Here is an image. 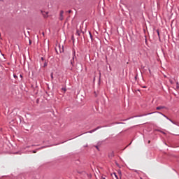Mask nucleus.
<instances>
[{"instance_id": "nucleus-19", "label": "nucleus", "mask_w": 179, "mask_h": 179, "mask_svg": "<svg viewBox=\"0 0 179 179\" xmlns=\"http://www.w3.org/2000/svg\"><path fill=\"white\" fill-rule=\"evenodd\" d=\"M170 83H173V80H170Z\"/></svg>"}, {"instance_id": "nucleus-15", "label": "nucleus", "mask_w": 179, "mask_h": 179, "mask_svg": "<svg viewBox=\"0 0 179 179\" xmlns=\"http://www.w3.org/2000/svg\"><path fill=\"white\" fill-rule=\"evenodd\" d=\"M71 12H72V10H69L68 11L69 13H71Z\"/></svg>"}, {"instance_id": "nucleus-5", "label": "nucleus", "mask_w": 179, "mask_h": 179, "mask_svg": "<svg viewBox=\"0 0 179 179\" xmlns=\"http://www.w3.org/2000/svg\"><path fill=\"white\" fill-rule=\"evenodd\" d=\"M50 76L51 79H54V73H51Z\"/></svg>"}, {"instance_id": "nucleus-4", "label": "nucleus", "mask_w": 179, "mask_h": 179, "mask_svg": "<svg viewBox=\"0 0 179 179\" xmlns=\"http://www.w3.org/2000/svg\"><path fill=\"white\" fill-rule=\"evenodd\" d=\"M109 157H114V152H110V154L109 155Z\"/></svg>"}, {"instance_id": "nucleus-8", "label": "nucleus", "mask_w": 179, "mask_h": 179, "mask_svg": "<svg viewBox=\"0 0 179 179\" xmlns=\"http://www.w3.org/2000/svg\"><path fill=\"white\" fill-rule=\"evenodd\" d=\"M48 13H45V12L44 13H43V16H45V17H47V15H48Z\"/></svg>"}, {"instance_id": "nucleus-1", "label": "nucleus", "mask_w": 179, "mask_h": 179, "mask_svg": "<svg viewBox=\"0 0 179 179\" xmlns=\"http://www.w3.org/2000/svg\"><path fill=\"white\" fill-rule=\"evenodd\" d=\"M59 20H64V10L60 11Z\"/></svg>"}, {"instance_id": "nucleus-22", "label": "nucleus", "mask_w": 179, "mask_h": 179, "mask_svg": "<svg viewBox=\"0 0 179 179\" xmlns=\"http://www.w3.org/2000/svg\"><path fill=\"white\" fill-rule=\"evenodd\" d=\"M20 77L22 78V75H20Z\"/></svg>"}, {"instance_id": "nucleus-14", "label": "nucleus", "mask_w": 179, "mask_h": 179, "mask_svg": "<svg viewBox=\"0 0 179 179\" xmlns=\"http://www.w3.org/2000/svg\"><path fill=\"white\" fill-rule=\"evenodd\" d=\"M62 90H64V92H66V90L65 88H62Z\"/></svg>"}, {"instance_id": "nucleus-9", "label": "nucleus", "mask_w": 179, "mask_h": 179, "mask_svg": "<svg viewBox=\"0 0 179 179\" xmlns=\"http://www.w3.org/2000/svg\"><path fill=\"white\" fill-rule=\"evenodd\" d=\"M157 33L159 37H160V33L159 32V29L157 30Z\"/></svg>"}, {"instance_id": "nucleus-20", "label": "nucleus", "mask_w": 179, "mask_h": 179, "mask_svg": "<svg viewBox=\"0 0 179 179\" xmlns=\"http://www.w3.org/2000/svg\"><path fill=\"white\" fill-rule=\"evenodd\" d=\"M47 66V64H44V66Z\"/></svg>"}, {"instance_id": "nucleus-12", "label": "nucleus", "mask_w": 179, "mask_h": 179, "mask_svg": "<svg viewBox=\"0 0 179 179\" xmlns=\"http://www.w3.org/2000/svg\"><path fill=\"white\" fill-rule=\"evenodd\" d=\"M95 148H96V149H97V150H100L99 149V145H96Z\"/></svg>"}, {"instance_id": "nucleus-7", "label": "nucleus", "mask_w": 179, "mask_h": 179, "mask_svg": "<svg viewBox=\"0 0 179 179\" xmlns=\"http://www.w3.org/2000/svg\"><path fill=\"white\" fill-rule=\"evenodd\" d=\"M48 13H45V12L44 13H43V16H45V17H47V15H48Z\"/></svg>"}, {"instance_id": "nucleus-11", "label": "nucleus", "mask_w": 179, "mask_h": 179, "mask_svg": "<svg viewBox=\"0 0 179 179\" xmlns=\"http://www.w3.org/2000/svg\"><path fill=\"white\" fill-rule=\"evenodd\" d=\"M89 34H90V38H92L93 36H92V33L89 32Z\"/></svg>"}, {"instance_id": "nucleus-2", "label": "nucleus", "mask_w": 179, "mask_h": 179, "mask_svg": "<svg viewBox=\"0 0 179 179\" xmlns=\"http://www.w3.org/2000/svg\"><path fill=\"white\" fill-rule=\"evenodd\" d=\"M164 108H166V106H157V107L156 108V110H164Z\"/></svg>"}, {"instance_id": "nucleus-13", "label": "nucleus", "mask_w": 179, "mask_h": 179, "mask_svg": "<svg viewBox=\"0 0 179 179\" xmlns=\"http://www.w3.org/2000/svg\"><path fill=\"white\" fill-rule=\"evenodd\" d=\"M115 174V177L118 179V176H117V174L114 173Z\"/></svg>"}, {"instance_id": "nucleus-23", "label": "nucleus", "mask_w": 179, "mask_h": 179, "mask_svg": "<svg viewBox=\"0 0 179 179\" xmlns=\"http://www.w3.org/2000/svg\"><path fill=\"white\" fill-rule=\"evenodd\" d=\"M0 36H1V34H0Z\"/></svg>"}, {"instance_id": "nucleus-16", "label": "nucleus", "mask_w": 179, "mask_h": 179, "mask_svg": "<svg viewBox=\"0 0 179 179\" xmlns=\"http://www.w3.org/2000/svg\"><path fill=\"white\" fill-rule=\"evenodd\" d=\"M76 34H78V36H79V31H77Z\"/></svg>"}, {"instance_id": "nucleus-10", "label": "nucleus", "mask_w": 179, "mask_h": 179, "mask_svg": "<svg viewBox=\"0 0 179 179\" xmlns=\"http://www.w3.org/2000/svg\"><path fill=\"white\" fill-rule=\"evenodd\" d=\"M176 87H177L178 89H179V83H178V82L176 83Z\"/></svg>"}, {"instance_id": "nucleus-3", "label": "nucleus", "mask_w": 179, "mask_h": 179, "mask_svg": "<svg viewBox=\"0 0 179 179\" xmlns=\"http://www.w3.org/2000/svg\"><path fill=\"white\" fill-rule=\"evenodd\" d=\"M71 64L73 66V64H75V53H74V55L73 56V59L71 60Z\"/></svg>"}, {"instance_id": "nucleus-21", "label": "nucleus", "mask_w": 179, "mask_h": 179, "mask_svg": "<svg viewBox=\"0 0 179 179\" xmlns=\"http://www.w3.org/2000/svg\"><path fill=\"white\" fill-rule=\"evenodd\" d=\"M148 143H150V141H148Z\"/></svg>"}, {"instance_id": "nucleus-6", "label": "nucleus", "mask_w": 179, "mask_h": 179, "mask_svg": "<svg viewBox=\"0 0 179 179\" xmlns=\"http://www.w3.org/2000/svg\"><path fill=\"white\" fill-rule=\"evenodd\" d=\"M159 114H162V115H163L164 117H165L166 118H169V117H167V116H166V115H164V114H163V113H160V112H157Z\"/></svg>"}, {"instance_id": "nucleus-18", "label": "nucleus", "mask_w": 179, "mask_h": 179, "mask_svg": "<svg viewBox=\"0 0 179 179\" xmlns=\"http://www.w3.org/2000/svg\"><path fill=\"white\" fill-rule=\"evenodd\" d=\"M101 179H106V178L102 176Z\"/></svg>"}, {"instance_id": "nucleus-17", "label": "nucleus", "mask_w": 179, "mask_h": 179, "mask_svg": "<svg viewBox=\"0 0 179 179\" xmlns=\"http://www.w3.org/2000/svg\"><path fill=\"white\" fill-rule=\"evenodd\" d=\"M94 131H96V129L92 130V131H90V134H92V132H94Z\"/></svg>"}]
</instances>
